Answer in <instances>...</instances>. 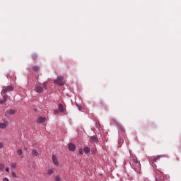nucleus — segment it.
Instances as JSON below:
<instances>
[{"label":"nucleus","instance_id":"20","mask_svg":"<svg viewBox=\"0 0 181 181\" xmlns=\"http://www.w3.org/2000/svg\"><path fill=\"white\" fill-rule=\"evenodd\" d=\"M17 163H11V168H13V169H15L17 166Z\"/></svg>","mask_w":181,"mask_h":181},{"label":"nucleus","instance_id":"22","mask_svg":"<svg viewBox=\"0 0 181 181\" xmlns=\"http://www.w3.org/2000/svg\"><path fill=\"white\" fill-rule=\"evenodd\" d=\"M4 168H5V165H4V164H0V170H4Z\"/></svg>","mask_w":181,"mask_h":181},{"label":"nucleus","instance_id":"12","mask_svg":"<svg viewBox=\"0 0 181 181\" xmlns=\"http://www.w3.org/2000/svg\"><path fill=\"white\" fill-rule=\"evenodd\" d=\"M58 107L59 112H64V107H63V105L59 104Z\"/></svg>","mask_w":181,"mask_h":181},{"label":"nucleus","instance_id":"8","mask_svg":"<svg viewBox=\"0 0 181 181\" xmlns=\"http://www.w3.org/2000/svg\"><path fill=\"white\" fill-rule=\"evenodd\" d=\"M35 91L36 93H38L39 94L43 93V87L40 86H36L35 88Z\"/></svg>","mask_w":181,"mask_h":181},{"label":"nucleus","instance_id":"23","mask_svg":"<svg viewBox=\"0 0 181 181\" xmlns=\"http://www.w3.org/2000/svg\"><path fill=\"white\" fill-rule=\"evenodd\" d=\"M83 148H80V149H79V155H83Z\"/></svg>","mask_w":181,"mask_h":181},{"label":"nucleus","instance_id":"7","mask_svg":"<svg viewBox=\"0 0 181 181\" xmlns=\"http://www.w3.org/2000/svg\"><path fill=\"white\" fill-rule=\"evenodd\" d=\"M132 161L134 165H136L137 169H139L141 168V163L138 161V159L136 158H132Z\"/></svg>","mask_w":181,"mask_h":181},{"label":"nucleus","instance_id":"13","mask_svg":"<svg viewBox=\"0 0 181 181\" xmlns=\"http://www.w3.org/2000/svg\"><path fill=\"white\" fill-rule=\"evenodd\" d=\"M47 173L48 175H53V173H54V170H53V168H49L47 170Z\"/></svg>","mask_w":181,"mask_h":181},{"label":"nucleus","instance_id":"6","mask_svg":"<svg viewBox=\"0 0 181 181\" xmlns=\"http://www.w3.org/2000/svg\"><path fill=\"white\" fill-rule=\"evenodd\" d=\"M68 148L71 152H74V151H76V145L73 143H69Z\"/></svg>","mask_w":181,"mask_h":181},{"label":"nucleus","instance_id":"10","mask_svg":"<svg viewBox=\"0 0 181 181\" xmlns=\"http://www.w3.org/2000/svg\"><path fill=\"white\" fill-rule=\"evenodd\" d=\"M45 121H46L45 117H38L37 122H38V124H42V122H45Z\"/></svg>","mask_w":181,"mask_h":181},{"label":"nucleus","instance_id":"3","mask_svg":"<svg viewBox=\"0 0 181 181\" xmlns=\"http://www.w3.org/2000/svg\"><path fill=\"white\" fill-rule=\"evenodd\" d=\"M16 114V110L9 109L6 111V115H15Z\"/></svg>","mask_w":181,"mask_h":181},{"label":"nucleus","instance_id":"29","mask_svg":"<svg viewBox=\"0 0 181 181\" xmlns=\"http://www.w3.org/2000/svg\"><path fill=\"white\" fill-rule=\"evenodd\" d=\"M6 172H9V168H6Z\"/></svg>","mask_w":181,"mask_h":181},{"label":"nucleus","instance_id":"1","mask_svg":"<svg viewBox=\"0 0 181 181\" xmlns=\"http://www.w3.org/2000/svg\"><path fill=\"white\" fill-rule=\"evenodd\" d=\"M10 91H13V86H4L3 89L1 90V94H4L3 95L4 100H0V104H5L8 100V95H6V93H10Z\"/></svg>","mask_w":181,"mask_h":181},{"label":"nucleus","instance_id":"24","mask_svg":"<svg viewBox=\"0 0 181 181\" xmlns=\"http://www.w3.org/2000/svg\"><path fill=\"white\" fill-rule=\"evenodd\" d=\"M44 88H47V84L46 83V82H44L42 84Z\"/></svg>","mask_w":181,"mask_h":181},{"label":"nucleus","instance_id":"26","mask_svg":"<svg viewBox=\"0 0 181 181\" xmlns=\"http://www.w3.org/2000/svg\"><path fill=\"white\" fill-rule=\"evenodd\" d=\"M11 175H12L13 177H16V173H15L13 172V173H11Z\"/></svg>","mask_w":181,"mask_h":181},{"label":"nucleus","instance_id":"21","mask_svg":"<svg viewBox=\"0 0 181 181\" xmlns=\"http://www.w3.org/2000/svg\"><path fill=\"white\" fill-rule=\"evenodd\" d=\"M55 181H62V178H60V176L57 175L55 177Z\"/></svg>","mask_w":181,"mask_h":181},{"label":"nucleus","instance_id":"14","mask_svg":"<svg viewBox=\"0 0 181 181\" xmlns=\"http://www.w3.org/2000/svg\"><path fill=\"white\" fill-rule=\"evenodd\" d=\"M83 152L85 153H90V148H89V147H84V148H83Z\"/></svg>","mask_w":181,"mask_h":181},{"label":"nucleus","instance_id":"27","mask_svg":"<svg viewBox=\"0 0 181 181\" xmlns=\"http://www.w3.org/2000/svg\"><path fill=\"white\" fill-rule=\"evenodd\" d=\"M54 114H59V110H55L54 111Z\"/></svg>","mask_w":181,"mask_h":181},{"label":"nucleus","instance_id":"9","mask_svg":"<svg viewBox=\"0 0 181 181\" xmlns=\"http://www.w3.org/2000/svg\"><path fill=\"white\" fill-rule=\"evenodd\" d=\"M7 127H8L7 121L0 123V129H5V128H6Z\"/></svg>","mask_w":181,"mask_h":181},{"label":"nucleus","instance_id":"4","mask_svg":"<svg viewBox=\"0 0 181 181\" xmlns=\"http://www.w3.org/2000/svg\"><path fill=\"white\" fill-rule=\"evenodd\" d=\"M89 141L92 144H94V143L95 144H98V142H99L98 138H97L95 136H90Z\"/></svg>","mask_w":181,"mask_h":181},{"label":"nucleus","instance_id":"2","mask_svg":"<svg viewBox=\"0 0 181 181\" xmlns=\"http://www.w3.org/2000/svg\"><path fill=\"white\" fill-rule=\"evenodd\" d=\"M64 79V77L62 76H58L57 78L54 81V83L55 84H57L58 86H64V81H63Z\"/></svg>","mask_w":181,"mask_h":181},{"label":"nucleus","instance_id":"17","mask_svg":"<svg viewBox=\"0 0 181 181\" xmlns=\"http://www.w3.org/2000/svg\"><path fill=\"white\" fill-rule=\"evenodd\" d=\"M38 153H39L37 152V150H33L32 151V155H33L34 156H37Z\"/></svg>","mask_w":181,"mask_h":181},{"label":"nucleus","instance_id":"28","mask_svg":"<svg viewBox=\"0 0 181 181\" xmlns=\"http://www.w3.org/2000/svg\"><path fill=\"white\" fill-rule=\"evenodd\" d=\"M3 181H9V179H8V178H4V179H3Z\"/></svg>","mask_w":181,"mask_h":181},{"label":"nucleus","instance_id":"15","mask_svg":"<svg viewBox=\"0 0 181 181\" xmlns=\"http://www.w3.org/2000/svg\"><path fill=\"white\" fill-rule=\"evenodd\" d=\"M118 127L120 129V131H122V132H125V128H124V127L121 124H118Z\"/></svg>","mask_w":181,"mask_h":181},{"label":"nucleus","instance_id":"19","mask_svg":"<svg viewBox=\"0 0 181 181\" xmlns=\"http://www.w3.org/2000/svg\"><path fill=\"white\" fill-rule=\"evenodd\" d=\"M33 70H34V71H39L40 68L37 66H35L33 67Z\"/></svg>","mask_w":181,"mask_h":181},{"label":"nucleus","instance_id":"25","mask_svg":"<svg viewBox=\"0 0 181 181\" xmlns=\"http://www.w3.org/2000/svg\"><path fill=\"white\" fill-rule=\"evenodd\" d=\"M4 148V143L0 142V149H2Z\"/></svg>","mask_w":181,"mask_h":181},{"label":"nucleus","instance_id":"18","mask_svg":"<svg viewBox=\"0 0 181 181\" xmlns=\"http://www.w3.org/2000/svg\"><path fill=\"white\" fill-rule=\"evenodd\" d=\"M31 57H32L33 60H36V59H37V54H33L31 55Z\"/></svg>","mask_w":181,"mask_h":181},{"label":"nucleus","instance_id":"16","mask_svg":"<svg viewBox=\"0 0 181 181\" xmlns=\"http://www.w3.org/2000/svg\"><path fill=\"white\" fill-rule=\"evenodd\" d=\"M17 153L18 155H19V156H22V155H23V151H22V149H18L17 151Z\"/></svg>","mask_w":181,"mask_h":181},{"label":"nucleus","instance_id":"5","mask_svg":"<svg viewBox=\"0 0 181 181\" xmlns=\"http://www.w3.org/2000/svg\"><path fill=\"white\" fill-rule=\"evenodd\" d=\"M52 159L54 165H55V166H59V160H57V156L56 155H52Z\"/></svg>","mask_w":181,"mask_h":181},{"label":"nucleus","instance_id":"11","mask_svg":"<svg viewBox=\"0 0 181 181\" xmlns=\"http://www.w3.org/2000/svg\"><path fill=\"white\" fill-rule=\"evenodd\" d=\"M159 159H160V156H157L156 157H153L151 160V163H154V162H158V160H159Z\"/></svg>","mask_w":181,"mask_h":181}]
</instances>
